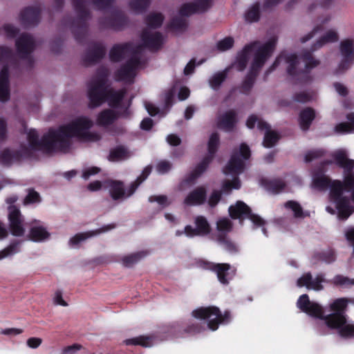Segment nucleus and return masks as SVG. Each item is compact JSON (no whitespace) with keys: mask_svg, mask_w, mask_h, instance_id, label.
Here are the masks:
<instances>
[{"mask_svg":"<svg viewBox=\"0 0 354 354\" xmlns=\"http://www.w3.org/2000/svg\"><path fill=\"white\" fill-rule=\"evenodd\" d=\"M93 124V121L89 118L79 117L56 130H50L41 141L38 140L37 132L30 129L27 133L28 147H21L20 152L8 149L3 150L0 155V161L4 165H9L18 161L22 156H29L32 149H41L46 152H66L72 145L73 138L84 142L97 141L100 139V134L90 131Z\"/></svg>","mask_w":354,"mask_h":354,"instance_id":"obj_1","label":"nucleus"},{"mask_svg":"<svg viewBox=\"0 0 354 354\" xmlns=\"http://www.w3.org/2000/svg\"><path fill=\"white\" fill-rule=\"evenodd\" d=\"M333 157L339 167L344 169V181L335 180L330 183L327 176L320 173H315L313 176L312 186L318 190L330 187V199L335 204L341 218H347L353 212L354 207L351 205L350 199L344 196L346 192L351 193V198L354 203V160L348 158L346 151L338 149L333 154Z\"/></svg>","mask_w":354,"mask_h":354,"instance_id":"obj_2","label":"nucleus"},{"mask_svg":"<svg viewBox=\"0 0 354 354\" xmlns=\"http://www.w3.org/2000/svg\"><path fill=\"white\" fill-rule=\"evenodd\" d=\"M276 43L277 38L275 37H271L263 44H261L259 41H255L245 46L243 50L238 54L236 62L234 66L240 71L245 68L249 59L253 57L250 73L243 83V92H247L250 89L253 85L254 77L257 72L272 53Z\"/></svg>","mask_w":354,"mask_h":354,"instance_id":"obj_3","label":"nucleus"},{"mask_svg":"<svg viewBox=\"0 0 354 354\" xmlns=\"http://www.w3.org/2000/svg\"><path fill=\"white\" fill-rule=\"evenodd\" d=\"M109 71L102 66L97 69L96 73L87 84V96L89 100L88 106L96 108L105 102L112 107H118L127 93L125 88L115 90L107 84Z\"/></svg>","mask_w":354,"mask_h":354,"instance_id":"obj_4","label":"nucleus"},{"mask_svg":"<svg viewBox=\"0 0 354 354\" xmlns=\"http://www.w3.org/2000/svg\"><path fill=\"white\" fill-rule=\"evenodd\" d=\"M142 46H134L132 44H117L111 48L109 57L113 62H120L124 58L129 57L127 62L115 73L116 81H122L131 84L133 82L137 71L141 68L142 62L140 53Z\"/></svg>","mask_w":354,"mask_h":354,"instance_id":"obj_5","label":"nucleus"},{"mask_svg":"<svg viewBox=\"0 0 354 354\" xmlns=\"http://www.w3.org/2000/svg\"><path fill=\"white\" fill-rule=\"evenodd\" d=\"M297 307L303 312L324 319L326 325L331 328L336 329L339 335L342 337H354V324L352 322L346 320L345 315L330 314L324 316V310L317 303L310 301L308 296L306 294L302 295L299 298Z\"/></svg>","mask_w":354,"mask_h":354,"instance_id":"obj_6","label":"nucleus"},{"mask_svg":"<svg viewBox=\"0 0 354 354\" xmlns=\"http://www.w3.org/2000/svg\"><path fill=\"white\" fill-rule=\"evenodd\" d=\"M280 64L286 65L287 72L290 76L303 82L307 77L306 73L317 66L319 61L315 59L310 53H304L301 57H297L294 54L284 52L276 59L271 70Z\"/></svg>","mask_w":354,"mask_h":354,"instance_id":"obj_7","label":"nucleus"},{"mask_svg":"<svg viewBox=\"0 0 354 354\" xmlns=\"http://www.w3.org/2000/svg\"><path fill=\"white\" fill-rule=\"evenodd\" d=\"M163 21V17L160 13H151L147 19V28L141 35L142 45L151 50L158 49L163 44L162 36L153 29L158 28Z\"/></svg>","mask_w":354,"mask_h":354,"instance_id":"obj_8","label":"nucleus"},{"mask_svg":"<svg viewBox=\"0 0 354 354\" xmlns=\"http://www.w3.org/2000/svg\"><path fill=\"white\" fill-rule=\"evenodd\" d=\"M151 171V167L148 166L145 167L142 174L127 189L124 188L122 182L113 180L105 181L104 183V187L109 189V192L113 200L124 199L131 196L134 193L139 185L148 177Z\"/></svg>","mask_w":354,"mask_h":354,"instance_id":"obj_9","label":"nucleus"},{"mask_svg":"<svg viewBox=\"0 0 354 354\" xmlns=\"http://www.w3.org/2000/svg\"><path fill=\"white\" fill-rule=\"evenodd\" d=\"M192 315L198 319L208 320V327L215 330L221 323H227L230 320V313L225 312L222 315L216 307L211 306L207 308H199L192 312Z\"/></svg>","mask_w":354,"mask_h":354,"instance_id":"obj_10","label":"nucleus"},{"mask_svg":"<svg viewBox=\"0 0 354 354\" xmlns=\"http://www.w3.org/2000/svg\"><path fill=\"white\" fill-rule=\"evenodd\" d=\"M113 0H72L73 7L77 14L78 19L75 22L78 25H82L86 20L89 19L90 14L87 9V4L90 3L97 10H104L109 8Z\"/></svg>","mask_w":354,"mask_h":354,"instance_id":"obj_11","label":"nucleus"},{"mask_svg":"<svg viewBox=\"0 0 354 354\" xmlns=\"http://www.w3.org/2000/svg\"><path fill=\"white\" fill-rule=\"evenodd\" d=\"M250 156V150L245 144H241L239 151H234L232 156L230 160L224 169L225 175L232 174L237 175L243 171L244 160H247Z\"/></svg>","mask_w":354,"mask_h":354,"instance_id":"obj_12","label":"nucleus"},{"mask_svg":"<svg viewBox=\"0 0 354 354\" xmlns=\"http://www.w3.org/2000/svg\"><path fill=\"white\" fill-rule=\"evenodd\" d=\"M228 212L232 218L239 219L241 223L243 220L248 218L256 227L264 224L263 220L259 216L252 214L250 208L242 201H237L234 205H230Z\"/></svg>","mask_w":354,"mask_h":354,"instance_id":"obj_13","label":"nucleus"},{"mask_svg":"<svg viewBox=\"0 0 354 354\" xmlns=\"http://www.w3.org/2000/svg\"><path fill=\"white\" fill-rule=\"evenodd\" d=\"M256 123H257V127L260 130L266 131L263 142L264 147H273L279 138L278 133L274 131L270 130L269 125L256 115H252L250 116L247 120L246 125L248 128L252 129L254 127Z\"/></svg>","mask_w":354,"mask_h":354,"instance_id":"obj_14","label":"nucleus"},{"mask_svg":"<svg viewBox=\"0 0 354 354\" xmlns=\"http://www.w3.org/2000/svg\"><path fill=\"white\" fill-rule=\"evenodd\" d=\"M341 60L336 69V73L347 71L354 62V45L351 40H344L339 46Z\"/></svg>","mask_w":354,"mask_h":354,"instance_id":"obj_15","label":"nucleus"},{"mask_svg":"<svg viewBox=\"0 0 354 354\" xmlns=\"http://www.w3.org/2000/svg\"><path fill=\"white\" fill-rule=\"evenodd\" d=\"M219 145V138L217 133H212L208 142V155L192 172L189 181H192L198 177L207 168L208 164L213 158L214 154L217 150Z\"/></svg>","mask_w":354,"mask_h":354,"instance_id":"obj_16","label":"nucleus"},{"mask_svg":"<svg viewBox=\"0 0 354 354\" xmlns=\"http://www.w3.org/2000/svg\"><path fill=\"white\" fill-rule=\"evenodd\" d=\"M8 219L11 233L14 236H22L25 232V229L23 226L22 216L19 209L14 205L8 207Z\"/></svg>","mask_w":354,"mask_h":354,"instance_id":"obj_17","label":"nucleus"},{"mask_svg":"<svg viewBox=\"0 0 354 354\" xmlns=\"http://www.w3.org/2000/svg\"><path fill=\"white\" fill-rule=\"evenodd\" d=\"M196 228L191 225H187L185 227V233L189 237L195 236H205L209 233L210 227L207 219L202 216H198L195 218Z\"/></svg>","mask_w":354,"mask_h":354,"instance_id":"obj_18","label":"nucleus"},{"mask_svg":"<svg viewBox=\"0 0 354 354\" xmlns=\"http://www.w3.org/2000/svg\"><path fill=\"white\" fill-rule=\"evenodd\" d=\"M200 266L205 270H210L216 273L218 281L223 284H227V271L230 268V265L227 263H214L212 262L201 261Z\"/></svg>","mask_w":354,"mask_h":354,"instance_id":"obj_19","label":"nucleus"},{"mask_svg":"<svg viewBox=\"0 0 354 354\" xmlns=\"http://www.w3.org/2000/svg\"><path fill=\"white\" fill-rule=\"evenodd\" d=\"M324 281V277L322 274L317 275L313 278L310 272L304 274L297 281L298 287L305 286L308 290H321L323 289L322 283Z\"/></svg>","mask_w":354,"mask_h":354,"instance_id":"obj_20","label":"nucleus"},{"mask_svg":"<svg viewBox=\"0 0 354 354\" xmlns=\"http://www.w3.org/2000/svg\"><path fill=\"white\" fill-rule=\"evenodd\" d=\"M16 46L17 52L21 57L28 58L35 48V42L30 35L23 34L17 39Z\"/></svg>","mask_w":354,"mask_h":354,"instance_id":"obj_21","label":"nucleus"},{"mask_svg":"<svg viewBox=\"0 0 354 354\" xmlns=\"http://www.w3.org/2000/svg\"><path fill=\"white\" fill-rule=\"evenodd\" d=\"M115 227L114 225H109L102 227L100 229H98L95 231H89L84 233H79L75 234L74 236L70 239L68 241V244L71 248H77L79 244L88 238H91L93 236L97 235L102 232H105Z\"/></svg>","mask_w":354,"mask_h":354,"instance_id":"obj_22","label":"nucleus"},{"mask_svg":"<svg viewBox=\"0 0 354 354\" xmlns=\"http://www.w3.org/2000/svg\"><path fill=\"white\" fill-rule=\"evenodd\" d=\"M233 227L232 221L226 217L221 218L216 221V231L212 235V239L216 241H222L227 237V234L230 232Z\"/></svg>","mask_w":354,"mask_h":354,"instance_id":"obj_23","label":"nucleus"},{"mask_svg":"<svg viewBox=\"0 0 354 354\" xmlns=\"http://www.w3.org/2000/svg\"><path fill=\"white\" fill-rule=\"evenodd\" d=\"M206 199V189L203 187H198L189 193L185 198L184 203L193 206L203 204Z\"/></svg>","mask_w":354,"mask_h":354,"instance_id":"obj_24","label":"nucleus"},{"mask_svg":"<svg viewBox=\"0 0 354 354\" xmlns=\"http://www.w3.org/2000/svg\"><path fill=\"white\" fill-rule=\"evenodd\" d=\"M211 0H198L197 5L195 3L184 4L180 10V14L182 16H188L194 12L205 10L210 4Z\"/></svg>","mask_w":354,"mask_h":354,"instance_id":"obj_25","label":"nucleus"},{"mask_svg":"<svg viewBox=\"0 0 354 354\" xmlns=\"http://www.w3.org/2000/svg\"><path fill=\"white\" fill-rule=\"evenodd\" d=\"M236 122V113L230 110L218 118V127L224 131H231Z\"/></svg>","mask_w":354,"mask_h":354,"instance_id":"obj_26","label":"nucleus"},{"mask_svg":"<svg viewBox=\"0 0 354 354\" xmlns=\"http://www.w3.org/2000/svg\"><path fill=\"white\" fill-rule=\"evenodd\" d=\"M10 98L8 67L3 66L0 73V100L6 102Z\"/></svg>","mask_w":354,"mask_h":354,"instance_id":"obj_27","label":"nucleus"},{"mask_svg":"<svg viewBox=\"0 0 354 354\" xmlns=\"http://www.w3.org/2000/svg\"><path fill=\"white\" fill-rule=\"evenodd\" d=\"M39 10L36 8H28L20 14V21L24 26L35 25L39 21Z\"/></svg>","mask_w":354,"mask_h":354,"instance_id":"obj_28","label":"nucleus"},{"mask_svg":"<svg viewBox=\"0 0 354 354\" xmlns=\"http://www.w3.org/2000/svg\"><path fill=\"white\" fill-rule=\"evenodd\" d=\"M118 118L115 111L111 109H104L97 116L96 123L99 126L107 127L111 124Z\"/></svg>","mask_w":354,"mask_h":354,"instance_id":"obj_29","label":"nucleus"},{"mask_svg":"<svg viewBox=\"0 0 354 354\" xmlns=\"http://www.w3.org/2000/svg\"><path fill=\"white\" fill-rule=\"evenodd\" d=\"M337 40L338 35L337 31L334 29H330L327 30L313 45L312 47V51L317 50L328 43L335 42Z\"/></svg>","mask_w":354,"mask_h":354,"instance_id":"obj_30","label":"nucleus"},{"mask_svg":"<svg viewBox=\"0 0 354 354\" xmlns=\"http://www.w3.org/2000/svg\"><path fill=\"white\" fill-rule=\"evenodd\" d=\"M100 23L103 28L120 30L124 24L125 19L122 15L116 14L113 15L110 19L101 20Z\"/></svg>","mask_w":354,"mask_h":354,"instance_id":"obj_31","label":"nucleus"},{"mask_svg":"<svg viewBox=\"0 0 354 354\" xmlns=\"http://www.w3.org/2000/svg\"><path fill=\"white\" fill-rule=\"evenodd\" d=\"M50 234L43 226H33L30 228L29 238L35 242H41L47 240Z\"/></svg>","mask_w":354,"mask_h":354,"instance_id":"obj_32","label":"nucleus"},{"mask_svg":"<svg viewBox=\"0 0 354 354\" xmlns=\"http://www.w3.org/2000/svg\"><path fill=\"white\" fill-rule=\"evenodd\" d=\"M104 54V46L102 44H96L89 50L86 59L88 62H95L100 59Z\"/></svg>","mask_w":354,"mask_h":354,"instance_id":"obj_33","label":"nucleus"},{"mask_svg":"<svg viewBox=\"0 0 354 354\" xmlns=\"http://www.w3.org/2000/svg\"><path fill=\"white\" fill-rule=\"evenodd\" d=\"M131 156V152L127 148L123 146H120L111 151L109 160L117 162L127 159Z\"/></svg>","mask_w":354,"mask_h":354,"instance_id":"obj_34","label":"nucleus"},{"mask_svg":"<svg viewBox=\"0 0 354 354\" xmlns=\"http://www.w3.org/2000/svg\"><path fill=\"white\" fill-rule=\"evenodd\" d=\"M315 115L314 110L310 108H306L301 112L299 122L301 128L303 130L305 131L309 128L312 121L315 118Z\"/></svg>","mask_w":354,"mask_h":354,"instance_id":"obj_35","label":"nucleus"},{"mask_svg":"<svg viewBox=\"0 0 354 354\" xmlns=\"http://www.w3.org/2000/svg\"><path fill=\"white\" fill-rule=\"evenodd\" d=\"M346 118L349 122H342L338 124L335 130L339 133H350L354 128V113H351L347 115Z\"/></svg>","mask_w":354,"mask_h":354,"instance_id":"obj_36","label":"nucleus"},{"mask_svg":"<svg viewBox=\"0 0 354 354\" xmlns=\"http://www.w3.org/2000/svg\"><path fill=\"white\" fill-rule=\"evenodd\" d=\"M124 342L127 345H140L144 347H149L152 345V338L149 336H139L126 339Z\"/></svg>","mask_w":354,"mask_h":354,"instance_id":"obj_37","label":"nucleus"},{"mask_svg":"<svg viewBox=\"0 0 354 354\" xmlns=\"http://www.w3.org/2000/svg\"><path fill=\"white\" fill-rule=\"evenodd\" d=\"M332 281L335 286L343 288H349L354 286V278H349L344 275H336Z\"/></svg>","mask_w":354,"mask_h":354,"instance_id":"obj_38","label":"nucleus"},{"mask_svg":"<svg viewBox=\"0 0 354 354\" xmlns=\"http://www.w3.org/2000/svg\"><path fill=\"white\" fill-rule=\"evenodd\" d=\"M227 76V70L214 74L209 80V84L213 89H218Z\"/></svg>","mask_w":354,"mask_h":354,"instance_id":"obj_39","label":"nucleus"},{"mask_svg":"<svg viewBox=\"0 0 354 354\" xmlns=\"http://www.w3.org/2000/svg\"><path fill=\"white\" fill-rule=\"evenodd\" d=\"M349 301L350 300L345 298H340L335 300L330 305V310L333 311L332 314L344 315L343 311Z\"/></svg>","mask_w":354,"mask_h":354,"instance_id":"obj_40","label":"nucleus"},{"mask_svg":"<svg viewBox=\"0 0 354 354\" xmlns=\"http://www.w3.org/2000/svg\"><path fill=\"white\" fill-rule=\"evenodd\" d=\"M330 19H331V17L328 15H327L326 16L322 17L319 19V24L317 26H316L311 32L308 33L307 35H306L305 37H302L301 39V41L302 43H305L306 41H307L308 40L311 39L316 32H317L318 31L321 30L322 26L323 25H324L325 24L328 23L330 20Z\"/></svg>","mask_w":354,"mask_h":354,"instance_id":"obj_41","label":"nucleus"},{"mask_svg":"<svg viewBox=\"0 0 354 354\" xmlns=\"http://www.w3.org/2000/svg\"><path fill=\"white\" fill-rule=\"evenodd\" d=\"M149 3L150 0H131L129 7L133 12L139 13L145 10Z\"/></svg>","mask_w":354,"mask_h":354,"instance_id":"obj_42","label":"nucleus"},{"mask_svg":"<svg viewBox=\"0 0 354 354\" xmlns=\"http://www.w3.org/2000/svg\"><path fill=\"white\" fill-rule=\"evenodd\" d=\"M285 207L291 209L296 218L304 217V212L301 205L296 201H289L285 203Z\"/></svg>","mask_w":354,"mask_h":354,"instance_id":"obj_43","label":"nucleus"},{"mask_svg":"<svg viewBox=\"0 0 354 354\" xmlns=\"http://www.w3.org/2000/svg\"><path fill=\"white\" fill-rule=\"evenodd\" d=\"M285 187L284 183L280 179H276L269 181L266 185L268 190L273 194H277L283 189Z\"/></svg>","mask_w":354,"mask_h":354,"instance_id":"obj_44","label":"nucleus"},{"mask_svg":"<svg viewBox=\"0 0 354 354\" xmlns=\"http://www.w3.org/2000/svg\"><path fill=\"white\" fill-rule=\"evenodd\" d=\"M241 187V182L238 178H234L232 180H225L222 185V191L227 193L232 189H238Z\"/></svg>","mask_w":354,"mask_h":354,"instance_id":"obj_45","label":"nucleus"},{"mask_svg":"<svg viewBox=\"0 0 354 354\" xmlns=\"http://www.w3.org/2000/svg\"><path fill=\"white\" fill-rule=\"evenodd\" d=\"M145 255L144 252H137L129 254L123 257L122 263L126 266H130L133 263L138 262L142 257Z\"/></svg>","mask_w":354,"mask_h":354,"instance_id":"obj_46","label":"nucleus"},{"mask_svg":"<svg viewBox=\"0 0 354 354\" xmlns=\"http://www.w3.org/2000/svg\"><path fill=\"white\" fill-rule=\"evenodd\" d=\"M259 18V8L258 5L252 6L245 14V19L249 22L257 21Z\"/></svg>","mask_w":354,"mask_h":354,"instance_id":"obj_47","label":"nucleus"},{"mask_svg":"<svg viewBox=\"0 0 354 354\" xmlns=\"http://www.w3.org/2000/svg\"><path fill=\"white\" fill-rule=\"evenodd\" d=\"M19 245V243H15L10 245L8 248L3 249V250L0 251V260L18 252Z\"/></svg>","mask_w":354,"mask_h":354,"instance_id":"obj_48","label":"nucleus"},{"mask_svg":"<svg viewBox=\"0 0 354 354\" xmlns=\"http://www.w3.org/2000/svg\"><path fill=\"white\" fill-rule=\"evenodd\" d=\"M234 44V39L232 37H225L219 41L216 44V48L220 51H225L230 49Z\"/></svg>","mask_w":354,"mask_h":354,"instance_id":"obj_49","label":"nucleus"},{"mask_svg":"<svg viewBox=\"0 0 354 354\" xmlns=\"http://www.w3.org/2000/svg\"><path fill=\"white\" fill-rule=\"evenodd\" d=\"M150 202H157L162 207L168 206L171 204V201L165 195L151 196L149 198Z\"/></svg>","mask_w":354,"mask_h":354,"instance_id":"obj_50","label":"nucleus"},{"mask_svg":"<svg viewBox=\"0 0 354 354\" xmlns=\"http://www.w3.org/2000/svg\"><path fill=\"white\" fill-rule=\"evenodd\" d=\"M171 168V165L169 161L161 160L156 165V170L160 174L168 172Z\"/></svg>","mask_w":354,"mask_h":354,"instance_id":"obj_51","label":"nucleus"},{"mask_svg":"<svg viewBox=\"0 0 354 354\" xmlns=\"http://www.w3.org/2000/svg\"><path fill=\"white\" fill-rule=\"evenodd\" d=\"M324 151L322 150H312L308 151L304 157L305 162H309L312 160L321 157L323 155Z\"/></svg>","mask_w":354,"mask_h":354,"instance_id":"obj_52","label":"nucleus"},{"mask_svg":"<svg viewBox=\"0 0 354 354\" xmlns=\"http://www.w3.org/2000/svg\"><path fill=\"white\" fill-rule=\"evenodd\" d=\"M39 201L40 199L39 194L33 190H30L28 194L24 199V203L26 205L29 203H37Z\"/></svg>","mask_w":354,"mask_h":354,"instance_id":"obj_53","label":"nucleus"},{"mask_svg":"<svg viewBox=\"0 0 354 354\" xmlns=\"http://www.w3.org/2000/svg\"><path fill=\"white\" fill-rule=\"evenodd\" d=\"M293 98L295 102L304 103L310 101L312 98V95L306 92H301L295 94Z\"/></svg>","mask_w":354,"mask_h":354,"instance_id":"obj_54","label":"nucleus"},{"mask_svg":"<svg viewBox=\"0 0 354 354\" xmlns=\"http://www.w3.org/2000/svg\"><path fill=\"white\" fill-rule=\"evenodd\" d=\"M82 348V346L78 344H75L71 346L64 347L61 352V354H76Z\"/></svg>","mask_w":354,"mask_h":354,"instance_id":"obj_55","label":"nucleus"},{"mask_svg":"<svg viewBox=\"0 0 354 354\" xmlns=\"http://www.w3.org/2000/svg\"><path fill=\"white\" fill-rule=\"evenodd\" d=\"M221 197V192L216 191V190L214 191L211 194L209 201H208V203H209V206L214 207L220 201Z\"/></svg>","mask_w":354,"mask_h":354,"instance_id":"obj_56","label":"nucleus"},{"mask_svg":"<svg viewBox=\"0 0 354 354\" xmlns=\"http://www.w3.org/2000/svg\"><path fill=\"white\" fill-rule=\"evenodd\" d=\"M100 171V169L97 167H88L83 171L82 178L87 180L90 176L97 174Z\"/></svg>","mask_w":354,"mask_h":354,"instance_id":"obj_57","label":"nucleus"},{"mask_svg":"<svg viewBox=\"0 0 354 354\" xmlns=\"http://www.w3.org/2000/svg\"><path fill=\"white\" fill-rule=\"evenodd\" d=\"M322 259L326 263H331L335 261V254L332 250H328L322 254Z\"/></svg>","mask_w":354,"mask_h":354,"instance_id":"obj_58","label":"nucleus"},{"mask_svg":"<svg viewBox=\"0 0 354 354\" xmlns=\"http://www.w3.org/2000/svg\"><path fill=\"white\" fill-rule=\"evenodd\" d=\"M220 243L223 244L225 248L230 252L236 251V245L230 241L227 237H224V239L222 241H217Z\"/></svg>","mask_w":354,"mask_h":354,"instance_id":"obj_59","label":"nucleus"},{"mask_svg":"<svg viewBox=\"0 0 354 354\" xmlns=\"http://www.w3.org/2000/svg\"><path fill=\"white\" fill-rule=\"evenodd\" d=\"M53 302L56 305H60L62 306H67L68 304L63 299L62 294L60 291H57L55 293L53 297Z\"/></svg>","mask_w":354,"mask_h":354,"instance_id":"obj_60","label":"nucleus"},{"mask_svg":"<svg viewBox=\"0 0 354 354\" xmlns=\"http://www.w3.org/2000/svg\"><path fill=\"white\" fill-rule=\"evenodd\" d=\"M22 333V330L19 328H11L1 330L0 333L1 335L15 336Z\"/></svg>","mask_w":354,"mask_h":354,"instance_id":"obj_61","label":"nucleus"},{"mask_svg":"<svg viewBox=\"0 0 354 354\" xmlns=\"http://www.w3.org/2000/svg\"><path fill=\"white\" fill-rule=\"evenodd\" d=\"M42 343V339L39 337H30L27 340V345L32 348H37Z\"/></svg>","mask_w":354,"mask_h":354,"instance_id":"obj_62","label":"nucleus"},{"mask_svg":"<svg viewBox=\"0 0 354 354\" xmlns=\"http://www.w3.org/2000/svg\"><path fill=\"white\" fill-rule=\"evenodd\" d=\"M12 54L10 48L7 47H1L0 48V59L1 61L6 60L7 59H10Z\"/></svg>","mask_w":354,"mask_h":354,"instance_id":"obj_63","label":"nucleus"},{"mask_svg":"<svg viewBox=\"0 0 354 354\" xmlns=\"http://www.w3.org/2000/svg\"><path fill=\"white\" fill-rule=\"evenodd\" d=\"M347 241L353 245L354 252V227L348 228L345 232Z\"/></svg>","mask_w":354,"mask_h":354,"instance_id":"obj_64","label":"nucleus"}]
</instances>
